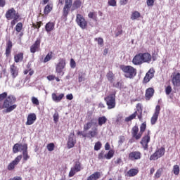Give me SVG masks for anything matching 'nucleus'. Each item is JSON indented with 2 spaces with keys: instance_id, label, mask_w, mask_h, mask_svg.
Instances as JSON below:
<instances>
[{
  "instance_id": "f257e3e1",
  "label": "nucleus",
  "mask_w": 180,
  "mask_h": 180,
  "mask_svg": "<svg viewBox=\"0 0 180 180\" xmlns=\"http://www.w3.org/2000/svg\"><path fill=\"white\" fill-rule=\"evenodd\" d=\"M16 102V97L13 95L8 96L4 101L3 104V109H6V113H9V112H12L14 109H16V104H14Z\"/></svg>"
},
{
  "instance_id": "f03ea898",
  "label": "nucleus",
  "mask_w": 180,
  "mask_h": 180,
  "mask_svg": "<svg viewBox=\"0 0 180 180\" xmlns=\"http://www.w3.org/2000/svg\"><path fill=\"white\" fill-rule=\"evenodd\" d=\"M19 151H22L24 161H27V160L30 158V156H29V154H27V144L22 145L15 143L13 147V152L14 154H16V153H19Z\"/></svg>"
},
{
  "instance_id": "7ed1b4c3",
  "label": "nucleus",
  "mask_w": 180,
  "mask_h": 180,
  "mask_svg": "<svg viewBox=\"0 0 180 180\" xmlns=\"http://www.w3.org/2000/svg\"><path fill=\"white\" fill-rule=\"evenodd\" d=\"M108 109H113L116 106V91L105 98Z\"/></svg>"
},
{
  "instance_id": "20e7f679",
  "label": "nucleus",
  "mask_w": 180,
  "mask_h": 180,
  "mask_svg": "<svg viewBox=\"0 0 180 180\" xmlns=\"http://www.w3.org/2000/svg\"><path fill=\"white\" fill-rule=\"evenodd\" d=\"M122 71L124 72V76L127 78H133V77H135L136 74V69L131 66L122 67Z\"/></svg>"
},
{
  "instance_id": "39448f33",
  "label": "nucleus",
  "mask_w": 180,
  "mask_h": 180,
  "mask_svg": "<svg viewBox=\"0 0 180 180\" xmlns=\"http://www.w3.org/2000/svg\"><path fill=\"white\" fill-rule=\"evenodd\" d=\"M72 0H65V6L63 9V16L67 18L70 13V11L72 7Z\"/></svg>"
},
{
  "instance_id": "423d86ee",
  "label": "nucleus",
  "mask_w": 180,
  "mask_h": 180,
  "mask_svg": "<svg viewBox=\"0 0 180 180\" xmlns=\"http://www.w3.org/2000/svg\"><path fill=\"white\" fill-rule=\"evenodd\" d=\"M165 154V148L162 147L158 150H156L152 155L150 157V161H155V160H158V158H161L162 155Z\"/></svg>"
},
{
  "instance_id": "0eeeda50",
  "label": "nucleus",
  "mask_w": 180,
  "mask_h": 180,
  "mask_svg": "<svg viewBox=\"0 0 180 180\" xmlns=\"http://www.w3.org/2000/svg\"><path fill=\"white\" fill-rule=\"evenodd\" d=\"M76 22H77L78 26H79V27H81L82 29L86 28L88 22L85 20V18H84V16H82V15L77 14Z\"/></svg>"
},
{
  "instance_id": "6e6552de",
  "label": "nucleus",
  "mask_w": 180,
  "mask_h": 180,
  "mask_svg": "<svg viewBox=\"0 0 180 180\" xmlns=\"http://www.w3.org/2000/svg\"><path fill=\"white\" fill-rule=\"evenodd\" d=\"M81 171V162L79 161H77L75 163V166L71 168V170L69 173V176H74L77 172H79Z\"/></svg>"
},
{
  "instance_id": "1a4fd4ad",
  "label": "nucleus",
  "mask_w": 180,
  "mask_h": 180,
  "mask_svg": "<svg viewBox=\"0 0 180 180\" xmlns=\"http://www.w3.org/2000/svg\"><path fill=\"white\" fill-rule=\"evenodd\" d=\"M160 110H161L160 105H156L155 112L150 120L151 124H155V123H157L158 116H160Z\"/></svg>"
},
{
  "instance_id": "9d476101",
  "label": "nucleus",
  "mask_w": 180,
  "mask_h": 180,
  "mask_svg": "<svg viewBox=\"0 0 180 180\" xmlns=\"http://www.w3.org/2000/svg\"><path fill=\"white\" fill-rule=\"evenodd\" d=\"M16 16H20V15L18 13H16V11L13 8L9 9L6 13V19H8V20H11V19H13L16 18Z\"/></svg>"
},
{
  "instance_id": "9b49d317",
  "label": "nucleus",
  "mask_w": 180,
  "mask_h": 180,
  "mask_svg": "<svg viewBox=\"0 0 180 180\" xmlns=\"http://www.w3.org/2000/svg\"><path fill=\"white\" fill-rule=\"evenodd\" d=\"M138 112H139L140 115L137 113V111H135L132 115L125 118V122H131L133 119H136V116H138V118L139 119V120H141V117H142L141 113L143 112V110H141V108H140V110H138Z\"/></svg>"
},
{
  "instance_id": "f8f14e48",
  "label": "nucleus",
  "mask_w": 180,
  "mask_h": 180,
  "mask_svg": "<svg viewBox=\"0 0 180 180\" xmlns=\"http://www.w3.org/2000/svg\"><path fill=\"white\" fill-rule=\"evenodd\" d=\"M65 67V60L63 59H61L59 61V63L56 66V72H58V74H60V75H64V72H63V70H64Z\"/></svg>"
},
{
  "instance_id": "ddd939ff",
  "label": "nucleus",
  "mask_w": 180,
  "mask_h": 180,
  "mask_svg": "<svg viewBox=\"0 0 180 180\" xmlns=\"http://www.w3.org/2000/svg\"><path fill=\"white\" fill-rule=\"evenodd\" d=\"M148 143H150V131L148 132V134L142 138L141 144L143 146L144 150L148 148Z\"/></svg>"
},
{
  "instance_id": "4468645a",
  "label": "nucleus",
  "mask_w": 180,
  "mask_h": 180,
  "mask_svg": "<svg viewBox=\"0 0 180 180\" xmlns=\"http://www.w3.org/2000/svg\"><path fill=\"white\" fill-rule=\"evenodd\" d=\"M131 134H132V137H134V139H136V140H140V139H141L142 133L141 132L139 133L138 126H134L132 128Z\"/></svg>"
},
{
  "instance_id": "2eb2a0df",
  "label": "nucleus",
  "mask_w": 180,
  "mask_h": 180,
  "mask_svg": "<svg viewBox=\"0 0 180 180\" xmlns=\"http://www.w3.org/2000/svg\"><path fill=\"white\" fill-rule=\"evenodd\" d=\"M174 86H180V73H174L172 77Z\"/></svg>"
},
{
  "instance_id": "dca6fc26",
  "label": "nucleus",
  "mask_w": 180,
  "mask_h": 180,
  "mask_svg": "<svg viewBox=\"0 0 180 180\" xmlns=\"http://www.w3.org/2000/svg\"><path fill=\"white\" fill-rule=\"evenodd\" d=\"M75 136L74 133H71L69 135L68 142V148H72L75 146Z\"/></svg>"
},
{
  "instance_id": "f3484780",
  "label": "nucleus",
  "mask_w": 180,
  "mask_h": 180,
  "mask_svg": "<svg viewBox=\"0 0 180 180\" xmlns=\"http://www.w3.org/2000/svg\"><path fill=\"white\" fill-rule=\"evenodd\" d=\"M132 63L135 65H140V64H143V56L141 53L135 56L133 58Z\"/></svg>"
},
{
  "instance_id": "a211bd4d",
  "label": "nucleus",
  "mask_w": 180,
  "mask_h": 180,
  "mask_svg": "<svg viewBox=\"0 0 180 180\" xmlns=\"http://www.w3.org/2000/svg\"><path fill=\"white\" fill-rule=\"evenodd\" d=\"M154 72H155L154 69H150L149 71L146 73L143 79L144 82L146 83L149 82L150 79L154 77Z\"/></svg>"
},
{
  "instance_id": "6ab92c4d",
  "label": "nucleus",
  "mask_w": 180,
  "mask_h": 180,
  "mask_svg": "<svg viewBox=\"0 0 180 180\" xmlns=\"http://www.w3.org/2000/svg\"><path fill=\"white\" fill-rule=\"evenodd\" d=\"M129 158L132 161L134 160H140V158H141V153L139 151L131 152L129 155Z\"/></svg>"
},
{
  "instance_id": "aec40b11",
  "label": "nucleus",
  "mask_w": 180,
  "mask_h": 180,
  "mask_svg": "<svg viewBox=\"0 0 180 180\" xmlns=\"http://www.w3.org/2000/svg\"><path fill=\"white\" fill-rule=\"evenodd\" d=\"M34 122H36V114H30L27 117V120L26 122L27 126H30L31 124H33Z\"/></svg>"
},
{
  "instance_id": "412c9836",
  "label": "nucleus",
  "mask_w": 180,
  "mask_h": 180,
  "mask_svg": "<svg viewBox=\"0 0 180 180\" xmlns=\"http://www.w3.org/2000/svg\"><path fill=\"white\" fill-rule=\"evenodd\" d=\"M55 26H56V24H54V22H49L46 23L45 25L46 32H47V33H50V32H53V30H54Z\"/></svg>"
},
{
  "instance_id": "4be33fe9",
  "label": "nucleus",
  "mask_w": 180,
  "mask_h": 180,
  "mask_svg": "<svg viewBox=\"0 0 180 180\" xmlns=\"http://www.w3.org/2000/svg\"><path fill=\"white\" fill-rule=\"evenodd\" d=\"M63 98H64V94H60L59 96H57L56 93L52 94V99L53 102H60Z\"/></svg>"
},
{
  "instance_id": "5701e85b",
  "label": "nucleus",
  "mask_w": 180,
  "mask_h": 180,
  "mask_svg": "<svg viewBox=\"0 0 180 180\" xmlns=\"http://www.w3.org/2000/svg\"><path fill=\"white\" fill-rule=\"evenodd\" d=\"M142 60L143 63H150L151 61V55L148 53H141Z\"/></svg>"
},
{
  "instance_id": "b1692460",
  "label": "nucleus",
  "mask_w": 180,
  "mask_h": 180,
  "mask_svg": "<svg viewBox=\"0 0 180 180\" xmlns=\"http://www.w3.org/2000/svg\"><path fill=\"white\" fill-rule=\"evenodd\" d=\"M82 4V2L81 1V0H75L72 4L71 11H75V9L81 8Z\"/></svg>"
},
{
  "instance_id": "393cba45",
  "label": "nucleus",
  "mask_w": 180,
  "mask_h": 180,
  "mask_svg": "<svg viewBox=\"0 0 180 180\" xmlns=\"http://www.w3.org/2000/svg\"><path fill=\"white\" fill-rule=\"evenodd\" d=\"M87 134V137L89 139H94V137H96V136H98V129L95 128L92 131H89Z\"/></svg>"
},
{
  "instance_id": "a878e982",
  "label": "nucleus",
  "mask_w": 180,
  "mask_h": 180,
  "mask_svg": "<svg viewBox=\"0 0 180 180\" xmlns=\"http://www.w3.org/2000/svg\"><path fill=\"white\" fill-rule=\"evenodd\" d=\"M101 178V173L99 172H96L94 174H91L90 176L87 178V180H96Z\"/></svg>"
},
{
  "instance_id": "bb28decb",
  "label": "nucleus",
  "mask_w": 180,
  "mask_h": 180,
  "mask_svg": "<svg viewBox=\"0 0 180 180\" xmlns=\"http://www.w3.org/2000/svg\"><path fill=\"white\" fill-rule=\"evenodd\" d=\"M154 95V89L149 88L146 90V99H150Z\"/></svg>"
},
{
  "instance_id": "cd10ccee",
  "label": "nucleus",
  "mask_w": 180,
  "mask_h": 180,
  "mask_svg": "<svg viewBox=\"0 0 180 180\" xmlns=\"http://www.w3.org/2000/svg\"><path fill=\"white\" fill-rule=\"evenodd\" d=\"M51 11H53V6L50 4H47L44 8V13L45 15H49V13H51Z\"/></svg>"
},
{
  "instance_id": "c85d7f7f",
  "label": "nucleus",
  "mask_w": 180,
  "mask_h": 180,
  "mask_svg": "<svg viewBox=\"0 0 180 180\" xmlns=\"http://www.w3.org/2000/svg\"><path fill=\"white\" fill-rule=\"evenodd\" d=\"M129 176H136V174H139V170L136 169H131L127 172Z\"/></svg>"
},
{
  "instance_id": "c756f323",
  "label": "nucleus",
  "mask_w": 180,
  "mask_h": 180,
  "mask_svg": "<svg viewBox=\"0 0 180 180\" xmlns=\"http://www.w3.org/2000/svg\"><path fill=\"white\" fill-rule=\"evenodd\" d=\"M106 122H108V119L106 118V117L103 116L101 117L98 118V126H102V124H105V123H106Z\"/></svg>"
},
{
  "instance_id": "7c9ffc66",
  "label": "nucleus",
  "mask_w": 180,
  "mask_h": 180,
  "mask_svg": "<svg viewBox=\"0 0 180 180\" xmlns=\"http://www.w3.org/2000/svg\"><path fill=\"white\" fill-rule=\"evenodd\" d=\"M11 73L12 74L14 78L15 77H16V75H18V70H16V68L14 65L11 66Z\"/></svg>"
},
{
  "instance_id": "2f4dec72",
  "label": "nucleus",
  "mask_w": 180,
  "mask_h": 180,
  "mask_svg": "<svg viewBox=\"0 0 180 180\" xmlns=\"http://www.w3.org/2000/svg\"><path fill=\"white\" fill-rule=\"evenodd\" d=\"M15 63H19L23 60V54L22 53L17 54L14 57Z\"/></svg>"
},
{
  "instance_id": "473e14b6",
  "label": "nucleus",
  "mask_w": 180,
  "mask_h": 180,
  "mask_svg": "<svg viewBox=\"0 0 180 180\" xmlns=\"http://www.w3.org/2000/svg\"><path fill=\"white\" fill-rule=\"evenodd\" d=\"M139 18H140V13H139V11H134L131 15V20H136V19H139Z\"/></svg>"
},
{
  "instance_id": "72a5a7b5",
  "label": "nucleus",
  "mask_w": 180,
  "mask_h": 180,
  "mask_svg": "<svg viewBox=\"0 0 180 180\" xmlns=\"http://www.w3.org/2000/svg\"><path fill=\"white\" fill-rule=\"evenodd\" d=\"M22 29H23V24H22V22H18L16 25H15V31L17 33H20V32L22 31Z\"/></svg>"
},
{
  "instance_id": "f704fd0d",
  "label": "nucleus",
  "mask_w": 180,
  "mask_h": 180,
  "mask_svg": "<svg viewBox=\"0 0 180 180\" xmlns=\"http://www.w3.org/2000/svg\"><path fill=\"white\" fill-rule=\"evenodd\" d=\"M113 150H110L107 154L104 155V158H106L107 160H110L112 157H113Z\"/></svg>"
},
{
  "instance_id": "c9c22d12",
  "label": "nucleus",
  "mask_w": 180,
  "mask_h": 180,
  "mask_svg": "<svg viewBox=\"0 0 180 180\" xmlns=\"http://www.w3.org/2000/svg\"><path fill=\"white\" fill-rule=\"evenodd\" d=\"M173 172L174 175H179V166L178 165H176L173 167Z\"/></svg>"
},
{
  "instance_id": "e433bc0d",
  "label": "nucleus",
  "mask_w": 180,
  "mask_h": 180,
  "mask_svg": "<svg viewBox=\"0 0 180 180\" xmlns=\"http://www.w3.org/2000/svg\"><path fill=\"white\" fill-rule=\"evenodd\" d=\"M85 73L80 72L79 73V82H82V81H85Z\"/></svg>"
},
{
  "instance_id": "4c0bfd02",
  "label": "nucleus",
  "mask_w": 180,
  "mask_h": 180,
  "mask_svg": "<svg viewBox=\"0 0 180 180\" xmlns=\"http://www.w3.org/2000/svg\"><path fill=\"white\" fill-rule=\"evenodd\" d=\"M101 147H102V143L100 141L96 142L94 146V150L96 151H98V150H101Z\"/></svg>"
},
{
  "instance_id": "58836bf2",
  "label": "nucleus",
  "mask_w": 180,
  "mask_h": 180,
  "mask_svg": "<svg viewBox=\"0 0 180 180\" xmlns=\"http://www.w3.org/2000/svg\"><path fill=\"white\" fill-rule=\"evenodd\" d=\"M19 18H20V16L16 15V17L13 18V20L11 22L12 27H13L16 25V23H18V19H19Z\"/></svg>"
},
{
  "instance_id": "ea45409f",
  "label": "nucleus",
  "mask_w": 180,
  "mask_h": 180,
  "mask_svg": "<svg viewBox=\"0 0 180 180\" xmlns=\"http://www.w3.org/2000/svg\"><path fill=\"white\" fill-rule=\"evenodd\" d=\"M88 17L90 18V19H93V20H96V13H94V12H90L89 14H88Z\"/></svg>"
},
{
  "instance_id": "a19ab883",
  "label": "nucleus",
  "mask_w": 180,
  "mask_h": 180,
  "mask_svg": "<svg viewBox=\"0 0 180 180\" xmlns=\"http://www.w3.org/2000/svg\"><path fill=\"white\" fill-rule=\"evenodd\" d=\"M12 50V46H8L6 49V56L9 57L11 56V51Z\"/></svg>"
},
{
  "instance_id": "79ce46f5",
  "label": "nucleus",
  "mask_w": 180,
  "mask_h": 180,
  "mask_svg": "<svg viewBox=\"0 0 180 180\" xmlns=\"http://www.w3.org/2000/svg\"><path fill=\"white\" fill-rule=\"evenodd\" d=\"M54 144L53 143H49L46 146V148L49 151H53L54 150Z\"/></svg>"
},
{
  "instance_id": "37998d69",
  "label": "nucleus",
  "mask_w": 180,
  "mask_h": 180,
  "mask_svg": "<svg viewBox=\"0 0 180 180\" xmlns=\"http://www.w3.org/2000/svg\"><path fill=\"white\" fill-rule=\"evenodd\" d=\"M91 127H92V122H88L84 124V130H85V131L89 130V129H91Z\"/></svg>"
},
{
  "instance_id": "c03bdc74",
  "label": "nucleus",
  "mask_w": 180,
  "mask_h": 180,
  "mask_svg": "<svg viewBox=\"0 0 180 180\" xmlns=\"http://www.w3.org/2000/svg\"><path fill=\"white\" fill-rule=\"evenodd\" d=\"M123 33V31L122 30V27H117V30L115 32V36L117 37L118 36H120Z\"/></svg>"
},
{
  "instance_id": "a18cd8bd",
  "label": "nucleus",
  "mask_w": 180,
  "mask_h": 180,
  "mask_svg": "<svg viewBox=\"0 0 180 180\" xmlns=\"http://www.w3.org/2000/svg\"><path fill=\"white\" fill-rule=\"evenodd\" d=\"M20 160H22V155L17 156L13 162H14V163L18 165V164H19L20 162Z\"/></svg>"
},
{
  "instance_id": "49530a36",
  "label": "nucleus",
  "mask_w": 180,
  "mask_h": 180,
  "mask_svg": "<svg viewBox=\"0 0 180 180\" xmlns=\"http://www.w3.org/2000/svg\"><path fill=\"white\" fill-rule=\"evenodd\" d=\"M15 165H16V163H15L13 161L11 162L8 166V171H12L15 168Z\"/></svg>"
},
{
  "instance_id": "de8ad7c7",
  "label": "nucleus",
  "mask_w": 180,
  "mask_h": 180,
  "mask_svg": "<svg viewBox=\"0 0 180 180\" xmlns=\"http://www.w3.org/2000/svg\"><path fill=\"white\" fill-rule=\"evenodd\" d=\"M31 53H36V51H39V46H32L30 48Z\"/></svg>"
},
{
  "instance_id": "09e8293b",
  "label": "nucleus",
  "mask_w": 180,
  "mask_h": 180,
  "mask_svg": "<svg viewBox=\"0 0 180 180\" xmlns=\"http://www.w3.org/2000/svg\"><path fill=\"white\" fill-rule=\"evenodd\" d=\"M147 127V125L146 124V123H143L141 124V127H140V133H144V131H146V127Z\"/></svg>"
},
{
  "instance_id": "8fccbe9b",
  "label": "nucleus",
  "mask_w": 180,
  "mask_h": 180,
  "mask_svg": "<svg viewBox=\"0 0 180 180\" xmlns=\"http://www.w3.org/2000/svg\"><path fill=\"white\" fill-rule=\"evenodd\" d=\"M108 81H112L113 79V73L112 72H109L106 75Z\"/></svg>"
},
{
  "instance_id": "3c124183",
  "label": "nucleus",
  "mask_w": 180,
  "mask_h": 180,
  "mask_svg": "<svg viewBox=\"0 0 180 180\" xmlns=\"http://www.w3.org/2000/svg\"><path fill=\"white\" fill-rule=\"evenodd\" d=\"M165 92H166V95H169V94H171V92H172V88L171 87V86H168L165 89Z\"/></svg>"
},
{
  "instance_id": "603ef678",
  "label": "nucleus",
  "mask_w": 180,
  "mask_h": 180,
  "mask_svg": "<svg viewBox=\"0 0 180 180\" xmlns=\"http://www.w3.org/2000/svg\"><path fill=\"white\" fill-rule=\"evenodd\" d=\"M6 96H8V94L6 92L0 94V102H1V101H4L5 98H6Z\"/></svg>"
},
{
  "instance_id": "864d4df0",
  "label": "nucleus",
  "mask_w": 180,
  "mask_h": 180,
  "mask_svg": "<svg viewBox=\"0 0 180 180\" xmlns=\"http://www.w3.org/2000/svg\"><path fill=\"white\" fill-rule=\"evenodd\" d=\"M95 41L98 42V44H99V46H102V44H103V39L102 38H96Z\"/></svg>"
},
{
  "instance_id": "5fc2aeb1",
  "label": "nucleus",
  "mask_w": 180,
  "mask_h": 180,
  "mask_svg": "<svg viewBox=\"0 0 180 180\" xmlns=\"http://www.w3.org/2000/svg\"><path fill=\"white\" fill-rule=\"evenodd\" d=\"M51 60V54L48 53L44 58V63H47Z\"/></svg>"
},
{
  "instance_id": "6e6d98bb",
  "label": "nucleus",
  "mask_w": 180,
  "mask_h": 180,
  "mask_svg": "<svg viewBox=\"0 0 180 180\" xmlns=\"http://www.w3.org/2000/svg\"><path fill=\"white\" fill-rule=\"evenodd\" d=\"M108 4L110 6H116V0H110Z\"/></svg>"
},
{
  "instance_id": "4d7b16f0",
  "label": "nucleus",
  "mask_w": 180,
  "mask_h": 180,
  "mask_svg": "<svg viewBox=\"0 0 180 180\" xmlns=\"http://www.w3.org/2000/svg\"><path fill=\"white\" fill-rule=\"evenodd\" d=\"M58 112H55V114L53 115V121L55 123H57V122H58Z\"/></svg>"
},
{
  "instance_id": "13d9d810",
  "label": "nucleus",
  "mask_w": 180,
  "mask_h": 180,
  "mask_svg": "<svg viewBox=\"0 0 180 180\" xmlns=\"http://www.w3.org/2000/svg\"><path fill=\"white\" fill-rule=\"evenodd\" d=\"M161 173H162L161 169H159L157 171V172L155 173V179H157L160 178V176H161Z\"/></svg>"
},
{
  "instance_id": "bf43d9fd",
  "label": "nucleus",
  "mask_w": 180,
  "mask_h": 180,
  "mask_svg": "<svg viewBox=\"0 0 180 180\" xmlns=\"http://www.w3.org/2000/svg\"><path fill=\"white\" fill-rule=\"evenodd\" d=\"M32 102L34 103V105H39V100L36 97L32 98Z\"/></svg>"
},
{
  "instance_id": "052dcab7",
  "label": "nucleus",
  "mask_w": 180,
  "mask_h": 180,
  "mask_svg": "<svg viewBox=\"0 0 180 180\" xmlns=\"http://www.w3.org/2000/svg\"><path fill=\"white\" fill-rule=\"evenodd\" d=\"M41 24V22H37V24H33V26L35 27V29H40Z\"/></svg>"
},
{
  "instance_id": "680f3d73",
  "label": "nucleus",
  "mask_w": 180,
  "mask_h": 180,
  "mask_svg": "<svg viewBox=\"0 0 180 180\" xmlns=\"http://www.w3.org/2000/svg\"><path fill=\"white\" fill-rule=\"evenodd\" d=\"M146 4L148 6H154V0H147Z\"/></svg>"
},
{
  "instance_id": "e2e57ef3",
  "label": "nucleus",
  "mask_w": 180,
  "mask_h": 180,
  "mask_svg": "<svg viewBox=\"0 0 180 180\" xmlns=\"http://www.w3.org/2000/svg\"><path fill=\"white\" fill-rule=\"evenodd\" d=\"M114 163L120 165L122 164V159L120 158H117V159H114Z\"/></svg>"
},
{
  "instance_id": "0e129e2a",
  "label": "nucleus",
  "mask_w": 180,
  "mask_h": 180,
  "mask_svg": "<svg viewBox=\"0 0 180 180\" xmlns=\"http://www.w3.org/2000/svg\"><path fill=\"white\" fill-rule=\"evenodd\" d=\"M103 158H105V151H101L98 154V160H102Z\"/></svg>"
},
{
  "instance_id": "69168bd1",
  "label": "nucleus",
  "mask_w": 180,
  "mask_h": 180,
  "mask_svg": "<svg viewBox=\"0 0 180 180\" xmlns=\"http://www.w3.org/2000/svg\"><path fill=\"white\" fill-rule=\"evenodd\" d=\"M75 60H74V59H71L70 60V67L71 68H75Z\"/></svg>"
},
{
  "instance_id": "338daca9",
  "label": "nucleus",
  "mask_w": 180,
  "mask_h": 180,
  "mask_svg": "<svg viewBox=\"0 0 180 180\" xmlns=\"http://www.w3.org/2000/svg\"><path fill=\"white\" fill-rule=\"evenodd\" d=\"M129 0H120V5H127Z\"/></svg>"
},
{
  "instance_id": "774afa93",
  "label": "nucleus",
  "mask_w": 180,
  "mask_h": 180,
  "mask_svg": "<svg viewBox=\"0 0 180 180\" xmlns=\"http://www.w3.org/2000/svg\"><path fill=\"white\" fill-rule=\"evenodd\" d=\"M6 4V1L5 0H0V6L1 8H4Z\"/></svg>"
}]
</instances>
